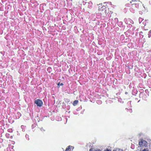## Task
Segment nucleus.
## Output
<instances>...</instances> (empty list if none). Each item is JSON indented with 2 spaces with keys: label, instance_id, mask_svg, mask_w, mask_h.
Returning a JSON list of instances; mask_svg holds the SVG:
<instances>
[{
  "label": "nucleus",
  "instance_id": "1",
  "mask_svg": "<svg viewBox=\"0 0 151 151\" xmlns=\"http://www.w3.org/2000/svg\"><path fill=\"white\" fill-rule=\"evenodd\" d=\"M104 8H105V9H104L105 13L104 16L110 17L111 16V14L113 13V12L110 11L108 7L104 6Z\"/></svg>",
  "mask_w": 151,
  "mask_h": 151
},
{
  "label": "nucleus",
  "instance_id": "2",
  "mask_svg": "<svg viewBox=\"0 0 151 151\" xmlns=\"http://www.w3.org/2000/svg\"><path fill=\"white\" fill-rule=\"evenodd\" d=\"M147 144L146 141L143 139H141L139 142V146L142 147H146Z\"/></svg>",
  "mask_w": 151,
  "mask_h": 151
},
{
  "label": "nucleus",
  "instance_id": "3",
  "mask_svg": "<svg viewBox=\"0 0 151 151\" xmlns=\"http://www.w3.org/2000/svg\"><path fill=\"white\" fill-rule=\"evenodd\" d=\"M35 103L37 104L38 106H42L43 103L42 101L39 99H38L35 100Z\"/></svg>",
  "mask_w": 151,
  "mask_h": 151
},
{
  "label": "nucleus",
  "instance_id": "4",
  "mask_svg": "<svg viewBox=\"0 0 151 151\" xmlns=\"http://www.w3.org/2000/svg\"><path fill=\"white\" fill-rule=\"evenodd\" d=\"M104 9H105V8H104V6H103L101 8H99V9L100 13L101 15H102L103 16H104L105 14L104 11Z\"/></svg>",
  "mask_w": 151,
  "mask_h": 151
},
{
  "label": "nucleus",
  "instance_id": "5",
  "mask_svg": "<svg viewBox=\"0 0 151 151\" xmlns=\"http://www.w3.org/2000/svg\"><path fill=\"white\" fill-rule=\"evenodd\" d=\"M72 147V146H69L66 148L65 150V151H70V149Z\"/></svg>",
  "mask_w": 151,
  "mask_h": 151
},
{
  "label": "nucleus",
  "instance_id": "6",
  "mask_svg": "<svg viewBox=\"0 0 151 151\" xmlns=\"http://www.w3.org/2000/svg\"><path fill=\"white\" fill-rule=\"evenodd\" d=\"M78 103V100L74 101L73 103V105L74 106H76Z\"/></svg>",
  "mask_w": 151,
  "mask_h": 151
},
{
  "label": "nucleus",
  "instance_id": "7",
  "mask_svg": "<svg viewBox=\"0 0 151 151\" xmlns=\"http://www.w3.org/2000/svg\"><path fill=\"white\" fill-rule=\"evenodd\" d=\"M141 151H149L147 149H145Z\"/></svg>",
  "mask_w": 151,
  "mask_h": 151
},
{
  "label": "nucleus",
  "instance_id": "8",
  "mask_svg": "<svg viewBox=\"0 0 151 151\" xmlns=\"http://www.w3.org/2000/svg\"><path fill=\"white\" fill-rule=\"evenodd\" d=\"M136 0H132V1H130V3H132V2H134V1H136Z\"/></svg>",
  "mask_w": 151,
  "mask_h": 151
},
{
  "label": "nucleus",
  "instance_id": "9",
  "mask_svg": "<svg viewBox=\"0 0 151 151\" xmlns=\"http://www.w3.org/2000/svg\"><path fill=\"white\" fill-rule=\"evenodd\" d=\"M60 85L61 86H63V83H61V84H60Z\"/></svg>",
  "mask_w": 151,
  "mask_h": 151
},
{
  "label": "nucleus",
  "instance_id": "10",
  "mask_svg": "<svg viewBox=\"0 0 151 151\" xmlns=\"http://www.w3.org/2000/svg\"><path fill=\"white\" fill-rule=\"evenodd\" d=\"M93 151H101L100 150H94Z\"/></svg>",
  "mask_w": 151,
  "mask_h": 151
},
{
  "label": "nucleus",
  "instance_id": "11",
  "mask_svg": "<svg viewBox=\"0 0 151 151\" xmlns=\"http://www.w3.org/2000/svg\"><path fill=\"white\" fill-rule=\"evenodd\" d=\"M60 85V83H59L58 84V85L59 86Z\"/></svg>",
  "mask_w": 151,
  "mask_h": 151
},
{
  "label": "nucleus",
  "instance_id": "12",
  "mask_svg": "<svg viewBox=\"0 0 151 151\" xmlns=\"http://www.w3.org/2000/svg\"><path fill=\"white\" fill-rule=\"evenodd\" d=\"M113 151H117V150H114Z\"/></svg>",
  "mask_w": 151,
  "mask_h": 151
},
{
  "label": "nucleus",
  "instance_id": "13",
  "mask_svg": "<svg viewBox=\"0 0 151 151\" xmlns=\"http://www.w3.org/2000/svg\"><path fill=\"white\" fill-rule=\"evenodd\" d=\"M92 150V149H90L89 150V151H91Z\"/></svg>",
  "mask_w": 151,
  "mask_h": 151
},
{
  "label": "nucleus",
  "instance_id": "14",
  "mask_svg": "<svg viewBox=\"0 0 151 151\" xmlns=\"http://www.w3.org/2000/svg\"><path fill=\"white\" fill-rule=\"evenodd\" d=\"M125 93L126 94H127V92H126Z\"/></svg>",
  "mask_w": 151,
  "mask_h": 151
},
{
  "label": "nucleus",
  "instance_id": "15",
  "mask_svg": "<svg viewBox=\"0 0 151 151\" xmlns=\"http://www.w3.org/2000/svg\"><path fill=\"white\" fill-rule=\"evenodd\" d=\"M135 5H137V6H138V5L137 4H135Z\"/></svg>",
  "mask_w": 151,
  "mask_h": 151
}]
</instances>
